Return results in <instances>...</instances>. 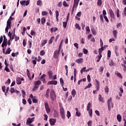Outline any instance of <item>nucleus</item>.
<instances>
[{
    "label": "nucleus",
    "instance_id": "nucleus-18",
    "mask_svg": "<svg viewBox=\"0 0 126 126\" xmlns=\"http://www.w3.org/2000/svg\"><path fill=\"white\" fill-rule=\"evenodd\" d=\"M115 74L117 76H118V77H119V78H123V76H122V74H121V73L119 72H116L115 73Z\"/></svg>",
    "mask_w": 126,
    "mask_h": 126
},
{
    "label": "nucleus",
    "instance_id": "nucleus-61",
    "mask_svg": "<svg viewBox=\"0 0 126 126\" xmlns=\"http://www.w3.org/2000/svg\"><path fill=\"white\" fill-rule=\"evenodd\" d=\"M88 126H92V121L91 120L89 121L88 122Z\"/></svg>",
    "mask_w": 126,
    "mask_h": 126
},
{
    "label": "nucleus",
    "instance_id": "nucleus-63",
    "mask_svg": "<svg viewBox=\"0 0 126 126\" xmlns=\"http://www.w3.org/2000/svg\"><path fill=\"white\" fill-rule=\"evenodd\" d=\"M45 55V51L44 50H41L40 51V56H44Z\"/></svg>",
    "mask_w": 126,
    "mask_h": 126
},
{
    "label": "nucleus",
    "instance_id": "nucleus-29",
    "mask_svg": "<svg viewBox=\"0 0 126 126\" xmlns=\"http://www.w3.org/2000/svg\"><path fill=\"white\" fill-rule=\"evenodd\" d=\"M111 58V51L108 50L107 51V60H109Z\"/></svg>",
    "mask_w": 126,
    "mask_h": 126
},
{
    "label": "nucleus",
    "instance_id": "nucleus-22",
    "mask_svg": "<svg viewBox=\"0 0 126 126\" xmlns=\"http://www.w3.org/2000/svg\"><path fill=\"white\" fill-rule=\"evenodd\" d=\"M7 41H4V40L3 41V42H2V44H1L2 48H4V46L6 47V46H7Z\"/></svg>",
    "mask_w": 126,
    "mask_h": 126
},
{
    "label": "nucleus",
    "instance_id": "nucleus-2",
    "mask_svg": "<svg viewBox=\"0 0 126 126\" xmlns=\"http://www.w3.org/2000/svg\"><path fill=\"white\" fill-rule=\"evenodd\" d=\"M50 98L52 101H55L56 100V98H57V96L56 94H55V90H52L50 92Z\"/></svg>",
    "mask_w": 126,
    "mask_h": 126
},
{
    "label": "nucleus",
    "instance_id": "nucleus-15",
    "mask_svg": "<svg viewBox=\"0 0 126 126\" xmlns=\"http://www.w3.org/2000/svg\"><path fill=\"white\" fill-rule=\"evenodd\" d=\"M48 74L49 75V79L53 78V71L52 70H49L48 72Z\"/></svg>",
    "mask_w": 126,
    "mask_h": 126
},
{
    "label": "nucleus",
    "instance_id": "nucleus-17",
    "mask_svg": "<svg viewBox=\"0 0 126 126\" xmlns=\"http://www.w3.org/2000/svg\"><path fill=\"white\" fill-rule=\"evenodd\" d=\"M75 111H76V115L77 116V117H80V116H81V113H80V112H79V111H78V108H76Z\"/></svg>",
    "mask_w": 126,
    "mask_h": 126
},
{
    "label": "nucleus",
    "instance_id": "nucleus-25",
    "mask_svg": "<svg viewBox=\"0 0 126 126\" xmlns=\"http://www.w3.org/2000/svg\"><path fill=\"white\" fill-rule=\"evenodd\" d=\"M113 34L114 38H117V34H118V31L117 30H114L113 31Z\"/></svg>",
    "mask_w": 126,
    "mask_h": 126
},
{
    "label": "nucleus",
    "instance_id": "nucleus-56",
    "mask_svg": "<svg viewBox=\"0 0 126 126\" xmlns=\"http://www.w3.org/2000/svg\"><path fill=\"white\" fill-rule=\"evenodd\" d=\"M8 66H5V70L7 71V72H10V70H9V68H8Z\"/></svg>",
    "mask_w": 126,
    "mask_h": 126
},
{
    "label": "nucleus",
    "instance_id": "nucleus-44",
    "mask_svg": "<svg viewBox=\"0 0 126 126\" xmlns=\"http://www.w3.org/2000/svg\"><path fill=\"white\" fill-rule=\"evenodd\" d=\"M116 14L118 18H120V10L119 9H117L116 11Z\"/></svg>",
    "mask_w": 126,
    "mask_h": 126
},
{
    "label": "nucleus",
    "instance_id": "nucleus-4",
    "mask_svg": "<svg viewBox=\"0 0 126 126\" xmlns=\"http://www.w3.org/2000/svg\"><path fill=\"white\" fill-rule=\"evenodd\" d=\"M78 1L77 0H74V4L72 8L71 13H72L74 11V8H77V6H78Z\"/></svg>",
    "mask_w": 126,
    "mask_h": 126
},
{
    "label": "nucleus",
    "instance_id": "nucleus-50",
    "mask_svg": "<svg viewBox=\"0 0 126 126\" xmlns=\"http://www.w3.org/2000/svg\"><path fill=\"white\" fill-rule=\"evenodd\" d=\"M48 14V12L43 11L42 12V16H45V15H47Z\"/></svg>",
    "mask_w": 126,
    "mask_h": 126
},
{
    "label": "nucleus",
    "instance_id": "nucleus-45",
    "mask_svg": "<svg viewBox=\"0 0 126 126\" xmlns=\"http://www.w3.org/2000/svg\"><path fill=\"white\" fill-rule=\"evenodd\" d=\"M104 91L106 93H109V87L108 86H106L104 88Z\"/></svg>",
    "mask_w": 126,
    "mask_h": 126
},
{
    "label": "nucleus",
    "instance_id": "nucleus-10",
    "mask_svg": "<svg viewBox=\"0 0 126 126\" xmlns=\"http://www.w3.org/2000/svg\"><path fill=\"white\" fill-rule=\"evenodd\" d=\"M98 101L101 102V103H105V100H104V98L102 97L101 94L98 95Z\"/></svg>",
    "mask_w": 126,
    "mask_h": 126
},
{
    "label": "nucleus",
    "instance_id": "nucleus-62",
    "mask_svg": "<svg viewBox=\"0 0 126 126\" xmlns=\"http://www.w3.org/2000/svg\"><path fill=\"white\" fill-rule=\"evenodd\" d=\"M102 15H103V16H106V15H107V12H106V11L105 10H103L102 11Z\"/></svg>",
    "mask_w": 126,
    "mask_h": 126
},
{
    "label": "nucleus",
    "instance_id": "nucleus-8",
    "mask_svg": "<svg viewBox=\"0 0 126 126\" xmlns=\"http://www.w3.org/2000/svg\"><path fill=\"white\" fill-rule=\"evenodd\" d=\"M49 122L51 126H55L56 123H57V119H50L49 120Z\"/></svg>",
    "mask_w": 126,
    "mask_h": 126
},
{
    "label": "nucleus",
    "instance_id": "nucleus-34",
    "mask_svg": "<svg viewBox=\"0 0 126 126\" xmlns=\"http://www.w3.org/2000/svg\"><path fill=\"white\" fill-rule=\"evenodd\" d=\"M11 52V50L10 49V47H9L7 50L6 51V52H5V55H7L9 54H10V52Z\"/></svg>",
    "mask_w": 126,
    "mask_h": 126
},
{
    "label": "nucleus",
    "instance_id": "nucleus-31",
    "mask_svg": "<svg viewBox=\"0 0 126 126\" xmlns=\"http://www.w3.org/2000/svg\"><path fill=\"white\" fill-rule=\"evenodd\" d=\"M33 103H38V99H36V96H34L32 99Z\"/></svg>",
    "mask_w": 126,
    "mask_h": 126
},
{
    "label": "nucleus",
    "instance_id": "nucleus-54",
    "mask_svg": "<svg viewBox=\"0 0 126 126\" xmlns=\"http://www.w3.org/2000/svg\"><path fill=\"white\" fill-rule=\"evenodd\" d=\"M63 6H65V7H67L68 6V5L67 4L66 1H64L63 2Z\"/></svg>",
    "mask_w": 126,
    "mask_h": 126
},
{
    "label": "nucleus",
    "instance_id": "nucleus-26",
    "mask_svg": "<svg viewBox=\"0 0 126 126\" xmlns=\"http://www.w3.org/2000/svg\"><path fill=\"white\" fill-rule=\"evenodd\" d=\"M104 47H101V48H99L98 49V53H99V55H102V51H104Z\"/></svg>",
    "mask_w": 126,
    "mask_h": 126
},
{
    "label": "nucleus",
    "instance_id": "nucleus-64",
    "mask_svg": "<svg viewBox=\"0 0 126 126\" xmlns=\"http://www.w3.org/2000/svg\"><path fill=\"white\" fill-rule=\"evenodd\" d=\"M2 92H4V93H5V86H2L1 87Z\"/></svg>",
    "mask_w": 126,
    "mask_h": 126
},
{
    "label": "nucleus",
    "instance_id": "nucleus-14",
    "mask_svg": "<svg viewBox=\"0 0 126 126\" xmlns=\"http://www.w3.org/2000/svg\"><path fill=\"white\" fill-rule=\"evenodd\" d=\"M56 18L57 22H59V16H60V13H59V11L56 10Z\"/></svg>",
    "mask_w": 126,
    "mask_h": 126
},
{
    "label": "nucleus",
    "instance_id": "nucleus-39",
    "mask_svg": "<svg viewBox=\"0 0 126 126\" xmlns=\"http://www.w3.org/2000/svg\"><path fill=\"white\" fill-rule=\"evenodd\" d=\"M41 22L42 24V25H44V24H45L46 23V19L45 18H42L41 19Z\"/></svg>",
    "mask_w": 126,
    "mask_h": 126
},
{
    "label": "nucleus",
    "instance_id": "nucleus-32",
    "mask_svg": "<svg viewBox=\"0 0 126 126\" xmlns=\"http://www.w3.org/2000/svg\"><path fill=\"white\" fill-rule=\"evenodd\" d=\"M54 39H55V36H52L51 37V39L48 41L49 45H50V44H52V43H53V40H54Z\"/></svg>",
    "mask_w": 126,
    "mask_h": 126
},
{
    "label": "nucleus",
    "instance_id": "nucleus-41",
    "mask_svg": "<svg viewBox=\"0 0 126 126\" xmlns=\"http://www.w3.org/2000/svg\"><path fill=\"white\" fill-rule=\"evenodd\" d=\"M88 112H89L90 116L92 117V115H93L92 109H89V110H88Z\"/></svg>",
    "mask_w": 126,
    "mask_h": 126
},
{
    "label": "nucleus",
    "instance_id": "nucleus-1",
    "mask_svg": "<svg viewBox=\"0 0 126 126\" xmlns=\"http://www.w3.org/2000/svg\"><path fill=\"white\" fill-rule=\"evenodd\" d=\"M42 83L40 80L35 81L34 83V88L32 89V91L34 92V91H36V90H37L39 88V86H40V85Z\"/></svg>",
    "mask_w": 126,
    "mask_h": 126
},
{
    "label": "nucleus",
    "instance_id": "nucleus-20",
    "mask_svg": "<svg viewBox=\"0 0 126 126\" xmlns=\"http://www.w3.org/2000/svg\"><path fill=\"white\" fill-rule=\"evenodd\" d=\"M36 5L39 6H42V5H43V3L42 2V0H37L36 2Z\"/></svg>",
    "mask_w": 126,
    "mask_h": 126
},
{
    "label": "nucleus",
    "instance_id": "nucleus-59",
    "mask_svg": "<svg viewBox=\"0 0 126 126\" xmlns=\"http://www.w3.org/2000/svg\"><path fill=\"white\" fill-rule=\"evenodd\" d=\"M26 2V0H22L20 1V3L22 5H23V4H25V3Z\"/></svg>",
    "mask_w": 126,
    "mask_h": 126
},
{
    "label": "nucleus",
    "instance_id": "nucleus-11",
    "mask_svg": "<svg viewBox=\"0 0 126 126\" xmlns=\"http://www.w3.org/2000/svg\"><path fill=\"white\" fill-rule=\"evenodd\" d=\"M95 82H96L95 86L96 87V90L99 91L100 90V84L99 83V81H98V80H95Z\"/></svg>",
    "mask_w": 126,
    "mask_h": 126
},
{
    "label": "nucleus",
    "instance_id": "nucleus-52",
    "mask_svg": "<svg viewBox=\"0 0 126 126\" xmlns=\"http://www.w3.org/2000/svg\"><path fill=\"white\" fill-rule=\"evenodd\" d=\"M91 86H92V84H91V83H90L88 84V85L86 86V87L85 88V89H88V88H90Z\"/></svg>",
    "mask_w": 126,
    "mask_h": 126
},
{
    "label": "nucleus",
    "instance_id": "nucleus-42",
    "mask_svg": "<svg viewBox=\"0 0 126 126\" xmlns=\"http://www.w3.org/2000/svg\"><path fill=\"white\" fill-rule=\"evenodd\" d=\"M75 28L76 29H78V30H81V28H80L78 24H75Z\"/></svg>",
    "mask_w": 126,
    "mask_h": 126
},
{
    "label": "nucleus",
    "instance_id": "nucleus-9",
    "mask_svg": "<svg viewBox=\"0 0 126 126\" xmlns=\"http://www.w3.org/2000/svg\"><path fill=\"white\" fill-rule=\"evenodd\" d=\"M57 84H58V81L55 80L51 81L47 83V85H57Z\"/></svg>",
    "mask_w": 126,
    "mask_h": 126
},
{
    "label": "nucleus",
    "instance_id": "nucleus-43",
    "mask_svg": "<svg viewBox=\"0 0 126 126\" xmlns=\"http://www.w3.org/2000/svg\"><path fill=\"white\" fill-rule=\"evenodd\" d=\"M67 22H68V21H67L63 22V27H64V28H66V26L67 25Z\"/></svg>",
    "mask_w": 126,
    "mask_h": 126
},
{
    "label": "nucleus",
    "instance_id": "nucleus-24",
    "mask_svg": "<svg viewBox=\"0 0 126 126\" xmlns=\"http://www.w3.org/2000/svg\"><path fill=\"white\" fill-rule=\"evenodd\" d=\"M71 94L73 97H75V95H76V91L75 89H73L71 92Z\"/></svg>",
    "mask_w": 126,
    "mask_h": 126
},
{
    "label": "nucleus",
    "instance_id": "nucleus-5",
    "mask_svg": "<svg viewBox=\"0 0 126 126\" xmlns=\"http://www.w3.org/2000/svg\"><path fill=\"white\" fill-rule=\"evenodd\" d=\"M111 104L113 105V102H112V97H110L109 99H108L107 101L108 111H111Z\"/></svg>",
    "mask_w": 126,
    "mask_h": 126
},
{
    "label": "nucleus",
    "instance_id": "nucleus-37",
    "mask_svg": "<svg viewBox=\"0 0 126 126\" xmlns=\"http://www.w3.org/2000/svg\"><path fill=\"white\" fill-rule=\"evenodd\" d=\"M50 93V89H48L46 91V98H49V94Z\"/></svg>",
    "mask_w": 126,
    "mask_h": 126
},
{
    "label": "nucleus",
    "instance_id": "nucleus-21",
    "mask_svg": "<svg viewBox=\"0 0 126 126\" xmlns=\"http://www.w3.org/2000/svg\"><path fill=\"white\" fill-rule=\"evenodd\" d=\"M117 119L118 121V122H122V116H121V115L120 114L117 115Z\"/></svg>",
    "mask_w": 126,
    "mask_h": 126
},
{
    "label": "nucleus",
    "instance_id": "nucleus-23",
    "mask_svg": "<svg viewBox=\"0 0 126 126\" xmlns=\"http://www.w3.org/2000/svg\"><path fill=\"white\" fill-rule=\"evenodd\" d=\"M91 106H92V104L90 102H89L87 106V111H89V110H90Z\"/></svg>",
    "mask_w": 126,
    "mask_h": 126
},
{
    "label": "nucleus",
    "instance_id": "nucleus-35",
    "mask_svg": "<svg viewBox=\"0 0 126 126\" xmlns=\"http://www.w3.org/2000/svg\"><path fill=\"white\" fill-rule=\"evenodd\" d=\"M85 81H86V79H81L78 81V85H80V83H81V82H85Z\"/></svg>",
    "mask_w": 126,
    "mask_h": 126
},
{
    "label": "nucleus",
    "instance_id": "nucleus-60",
    "mask_svg": "<svg viewBox=\"0 0 126 126\" xmlns=\"http://www.w3.org/2000/svg\"><path fill=\"white\" fill-rule=\"evenodd\" d=\"M44 121H47L48 120V115L47 114H44Z\"/></svg>",
    "mask_w": 126,
    "mask_h": 126
},
{
    "label": "nucleus",
    "instance_id": "nucleus-48",
    "mask_svg": "<svg viewBox=\"0 0 126 126\" xmlns=\"http://www.w3.org/2000/svg\"><path fill=\"white\" fill-rule=\"evenodd\" d=\"M103 18L104 19L105 21H106L107 23H109V19H108V17H106V16H103Z\"/></svg>",
    "mask_w": 126,
    "mask_h": 126
},
{
    "label": "nucleus",
    "instance_id": "nucleus-36",
    "mask_svg": "<svg viewBox=\"0 0 126 126\" xmlns=\"http://www.w3.org/2000/svg\"><path fill=\"white\" fill-rule=\"evenodd\" d=\"M97 60H96L97 63H99L100 62V60H101V58H102V54H99L97 56Z\"/></svg>",
    "mask_w": 126,
    "mask_h": 126
},
{
    "label": "nucleus",
    "instance_id": "nucleus-19",
    "mask_svg": "<svg viewBox=\"0 0 126 126\" xmlns=\"http://www.w3.org/2000/svg\"><path fill=\"white\" fill-rule=\"evenodd\" d=\"M76 63H83V59L80 58L76 60Z\"/></svg>",
    "mask_w": 126,
    "mask_h": 126
},
{
    "label": "nucleus",
    "instance_id": "nucleus-27",
    "mask_svg": "<svg viewBox=\"0 0 126 126\" xmlns=\"http://www.w3.org/2000/svg\"><path fill=\"white\" fill-rule=\"evenodd\" d=\"M102 0H97V5L101 6L102 5Z\"/></svg>",
    "mask_w": 126,
    "mask_h": 126
},
{
    "label": "nucleus",
    "instance_id": "nucleus-3",
    "mask_svg": "<svg viewBox=\"0 0 126 126\" xmlns=\"http://www.w3.org/2000/svg\"><path fill=\"white\" fill-rule=\"evenodd\" d=\"M60 114L61 116V118L63 120H65V114L64 113V109L62 107V108H60Z\"/></svg>",
    "mask_w": 126,
    "mask_h": 126
},
{
    "label": "nucleus",
    "instance_id": "nucleus-6",
    "mask_svg": "<svg viewBox=\"0 0 126 126\" xmlns=\"http://www.w3.org/2000/svg\"><path fill=\"white\" fill-rule=\"evenodd\" d=\"M34 120H35V117H32V118H28L26 122V125H28L30 124H32V123L34 122Z\"/></svg>",
    "mask_w": 126,
    "mask_h": 126
},
{
    "label": "nucleus",
    "instance_id": "nucleus-28",
    "mask_svg": "<svg viewBox=\"0 0 126 126\" xmlns=\"http://www.w3.org/2000/svg\"><path fill=\"white\" fill-rule=\"evenodd\" d=\"M99 18L100 19V21H101L102 23H104V17H103V14H100L99 15Z\"/></svg>",
    "mask_w": 126,
    "mask_h": 126
},
{
    "label": "nucleus",
    "instance_id": "nucleus-12",
    "mask_svg": "<svg viewBox=\"0 0 126 126\" xmlns=\"http://www.w3.org/2000/svg\"><path fill=\"white\" fill-rule=\"evenodd\" d=\"M59 54L60 53H59V52H58L57 50L55 51L54 52V55H53L54 59H58V58H59Z\"/></svg>",
    "mask_w": 126,
    "mask_h": 126
},
{
    "label": "nucleus",
    "instance_id": "nucleus-55",
    "mask_svg": "<svg viewBox=\"0 0 126 126\" xmlns=\"http://www.w3.org/2000/svg\"><path fill=\"white\" fill-rule=\"evenodd\" d=\"M45 110L47 114H50V112H51V109H50V108H46Z\"/></svg>",
    "mask_w": 126,
    "mask_h": 126
},
{
    "label": "nucleus",
    "instance_id": "nucleus-30",
    "mask_svg": "<svg viewBox=\"0 0 126 126\" xmlns=\"http://www.w3.org/2000/svg\"><path fill=\"white\" fill-rule=\"evenodd\" d=\"M24 79H17L16 81L17 84H18L20 85V84H21V81H23Z\"/></svg>",
    "mask_w": 126,
    "mask_h": 126
},
{
    "label": "nucleus",
    "instance_id": "nucleus-57",
    "mask_svg": "<svg viewBox=\"0 0 126 126\" xmlns=\"http://www.w3.org/2000/svg\"><path fill=\"white\" fill-rule=\"evenodd\" d=\"M76 69H74V79H76Z\"/></svg>",
    "mask_w": 126,
    "mask_h": 126
},
{
    "label": "nucleus",
    "instance_id": "nucleus-58",
    "mask_svg": "<svg viewBox=\"0 0 126 126\" xmlns=\"http://www.w3.org/2000/svg\"><path fill=\"white\" fill-rule=\"evenodd\" d=\"M10 92L11 93V94H13V93H14L15 92L14 88H11L10 90Z\"/></svg>",
    "mask_w": 126,
    "mask_h": 126
},
{
    "label": "nucleus",
    "instance_id": "nucleus-38",
    "mask_svg": "<svg viewBox=\"0 0 126 126\" xmlns=\"http://www.w3.org/2000/svg\"><path fill=\"white\" fill-rule=\"evenodd\" d=\"M84 71H86V67H84L81 69L80 72L81 74H82Z\"/></svg>",
    "mask_w": 126,
    "mask_h": 126
},
{
    "label": "nucleus",
    "instance_id": "nucleus-49",
    "mask_svg": "<svg viewBox=\"0 0 126 126\" xmlns=\"http://www.w3.org/2000/svg\"><path fill=\"white\" fill-rule=\"evenodd\" d=\"M44 106H45V109H48V108H50L49 107V104L48 103V102H45L44 103Z\"/></svg>",
    "mask_w": 126,
    "mask_h": 126
},
{
    "label": "nucleus",
    "instance_id": "nucleus-33",
    "mask_svg": "<svg viewBox=\"0 0 126 126\" xmlns=\"http://www.w3.org/2000/svg\"><path fill=\"white\" fill-rule=\"evenodd\" d=\"M66 117H67V119H69L70 117H71V114H70V112H69V111H67Z\"/></svg>",
    "mask_w": 126,
    "mask_h": 126
},
{
    "label": "nucleus",
    "instance_id": "nucleus-47",
    "mask_svg": "<svg viewBox=\"0 0 126 126\" xmlns=\"http://www.w3.org/2000/svg\"><path fill=\"white\" fill-rule=\"evenodd\" d=\"M83 53L85 54V55H87L88 54V50H87L86 49L84 48L83 50Z\"/></svg>",
    "mask_w": 126,
    "mask_h": 126
},
{
    "label": "nucleus",
    "instance_id": "nucleus-13",
    "mask_svg": "<svg viewBox=\"0 0 126 126\" xmlns=\"http://www.w3.org/2000/svg\"><path fill=\"white\" fill-rule=\"evenodd\" d=\"M6 28H7V29L8 28H9V29L11 28V21H7V25H6Z\"/></svg>",
    "mask_w": 126,
    "mask_h": 126
},
{
    "label": "nucleus",
    "instance_id": "nucleus-46",
    "mask_svg": "<svg viewBox=\"0 0 126 126\" xmlns=\"http://www.w3.org/2000/svg\"><path fill=\"white\" fill-rule=\"evenodd\" d=\"M91 31L93 34V35H95L96 34H97V32H96V31H95V30H94V29H91Z\"/></svg>",
    "mask_w": 126,
    "mask_h": 126
},
{
    "label": "nucleus",
    "instance_id": "nucleus-53",
    "mask_svg": "<svg viewBox=\"0 0 126 126\" xmlns=\"http://www.w3.org/2000/svg\"><path fill=\"white\" fill-rule=\"evenodd\" d=\"M22 96L24 98H25V96L26 95V94L25 93V91L24 90H22Z\"/></svg>",
    "mask_w": 126,
    "mask_h": 126
},
{
    "label": "nucleus",
    "instance_id": "nucleus-16",
    "mask_svg": "<svg viewBox=\"0 0 126 126\" xmlns=\"http://www.w3.org/2000/svg\"><path fill=\"white\" fill-rule=\"evenodd\" d=\"M53 115L54 118H59V112L56 110H54Z\"/></svg>",
    "mask_w": 126,
    "mask_h": 126
},
{
    "label": "nucleus",
    "instance_id": "nucleus-51",
    "mask_svg": "<svg viewBox=\"0 0 126 126\" xmlns=\"http://www.w3.org/2000/svg\"><path fill=\"white\" fill-rule=\"evenodd\" d=\"M63 79H60V84L62 86V87H63Z\"/></svg>",
    "mask_w": 126,
    "mask_h": 126
},
{
    "label": "nucleus",
    "instance_id": "nucleus-40",
    "mask_svg": "<svg viewBox=\"0 0 126 126\" xmlns=\"http://www.w3.org/2000/svg\"><path fill=\"white\" fill-rule=\"evenodd\" d=\"M47 42H48V40H47V39L43 40L41 43L42 46H44V45H46V44H47Z\"/></svg>",
    "mask_w": 126,
    "mask_h": 126
},
{
    "label": "nucleus",
    "instance_id": "nucleus-7",
    "mask_svg": "<svg viewBox=\"0 0 126 126\" xmlns=\"http://www.w3.org/2000/svg\"><path fill=\"white\" fill-rule=\"evenodd\" d=\"M109 15L111 19H115V14L114 13V12L112 9H109Z\"/></svg>",
    "mask_w": 126,
    "mask_h": 126
}]
</instances>
